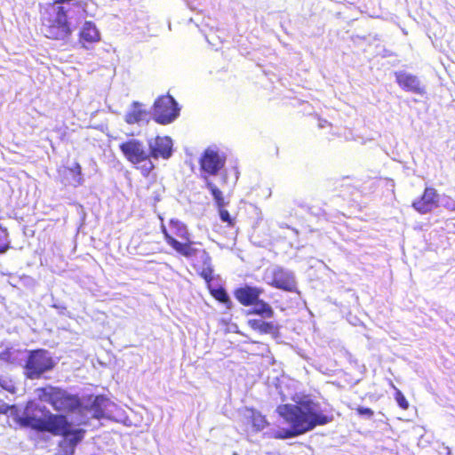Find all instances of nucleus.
Masks as SVG:
<instances>
[{
	"label": "nucleus",
	"instance_id": "nucleus-27",
	"mask_svg": "<svg viewBox=\"0 0 455 455\" xmlns=\"http://www.w3.org/2000/svg\"><path fill=\"white\" fill-rule=\"evenodd\" d=\"M207 186L209 189L212 191V195L213 196L214 199H223V192L212 182L208 181Z\"/></svg>",
	"mask_w": 455,
	"mask_h": 455
},
{
	"label": "nucleus",
	"instance_id": "nucleus-32",
	"mask_svg": "<svg viewBox=\"0 0 455 455\" xmlns=\"http://www.w3.org/2000/svg\"><path fill=\"white\" fill-rule=\"evenodd\" d=\"M324 124H327V121H324V123H320V124H319V126H320V127H323V126H324Z\"/></svg>",
	"mask_w": 455,
	"mask_h": 455
},
{
	"label": "nucleus",
	"instance_id": "nucleus-4",
	"mask_svg": "<svg viewBox=\"0 0 455 455\" xmlns=\"http://www.w3.org/2000/svg\"><path fill=\"white\" fill-rule=\"evenodd\" d=\"M263 292L264 290L261 287L244 284L234 291V296L242 306H253L251 314L263 318H272L275 315L274 309L267 302L260 299Z\"/></svg>",
	"mask_w": 455,
	"mask_h": 455
},
{
	"label": "nucleus",
	"instance_id": "nucleus-1",
	"mask_svg": "<svg viewBox=\"0 0 455 455\" xmlns=\"http://www.w3.org/2000/svg\"><path fill=\"white\" fill-rule=\"evenodd\" d=\"M315 407L316 403L310 399L299 400L296 404H284L279 407L280 416L291 427L275 432L274 437L275 439L292 438L332 420L331 416L317 412Z\"/></svg>",
	"mask_w": 455,
	"mask_h": 455
},
{
	"label": "nucleus",
	"instance_id": "nucleus-24",
	"mask_svg": "<svg viewBox=\"0 0 455 455\" xmlns=\"http://www.w3.org/2000/svg\"><path fill=\"white\" fill-rule=\"evenodd\" d=\"M435 203L436 201H413L412 206L420 213H426L436 206Z\"/></svg>",
	"mask_w": 455,
	"mask_h": 455
},
{
	"label": "nucleus",
	"instance_id": "nucleus-5",
	"mask_svg": "<svg viewBox=\"0 0 455 455\" xmlns=\"http://www.w3.org/2000/svg\"><path fill=\"white\" fill-rule=\"evenodd\" d=\"M163 232L169 245L178 253L191 257L197 251L189 240V234L184 223L178 220H171L170 230L163 227Z\"/></svg>",
	"mask_w": 455,
	"mask_h": 455
},
{
	"label": "nucleus",
	"instance_id": "nucleus-21",
	"mask_svg": "<svg viewBox=\"0 0 455 455\" xmlns=\"http://www.w3.org/2000/svg\"><path fill=\"white\" fill-rule=\"evenodd\" d=\"M199 275L206 282L207 286L212 284L213 279V268L211 264V258L204 251V266L198 270Z\"/></svg>",
	"mask_w": 455,
	"mask_h": 455
},
{
	"label": "nucleus",
	"instance_id": "nucleus-31",
	"mask_svg": "<svg viewBox=\"0 0 455 455\" xmlns=\"http://www.w3.org/2000/svg\"><path fill=\"white\" fill-rule=\"evenodd\" d=\"M324 124H327V121H324V123H320V124H319V126H320V127H323V126H324Z\"/></svg>",
	"mask_w": 455,
	"mask_h": 455
},
{
	"label": "nucleus",
	"instance_id": "nucleus-14",
	"mask_svg": "<svg viewBox=\"0 0 455 455\" xmlns=\"http://www.w3.org/2000/svg\"><path fill=\"white\" fill-rule=\"evenodd\" d=\"M395 77L396 82L403 89L418 94H423L425 92L424 87L420 85V81L417 76L401 71L395 73Z\"/></svg>",
	"mask_w": 455,
	"mask_h": 455
},
{
	"label": "nucleus",
	"instance_id": "nucleus-18",
	"mask_svg": "<svg viewBox=\"0 0 455 455\" xmlns=\"http://www.w3.org/2000/svg\"><path fill=\"white\" fill-rule=\"evenodd\" d=\"M249 327L259 334H274L278 332V326L272 322H266L261 319L248 320Z\"/></svg>",
	"mask_w": 455,
	"mask_h": 455
},
{
	"label": "nucleus",
	"instance_id": "nucleus-10",
	"mask_svg": "<svg viewBox=\"0 0 455 455\" xmlns=\"http://www.w3.org/2000/svg\"><path fill=\"white\" fill-rule=\"evenodd\" d=\"M269 285L289 292L297 291V284L293 275L282 268H277L273 272Z\"/></svg>",
	"mask_w": 455,
	"mask_h": 455
},
{
	"label": "nucleus",
	"instance_id": "nucleus-12",
	"mask_svg": "<svg viewBox=\"0 0 455 455\" xmlns=\"http://www.w3.org/2000/svg\"><path fill=\"white\" fill-rule=\"evenodd\" d=\"M224 159L217 152L207 149L201 159V167L204 172L215 174L224 166Z\"/></svg>",
	"mask_w": 455,
	"mask_h": 455
},
{
	"label": "nucleus",
	"instance_id": "nucleus-13",
	"mask_svg": "<svg viewBox=\"0 0 455 455\" xmlns=\"http://www.w3.org/2000/svg\"><path fill=\"white\" fill-rule=\"evenodd\" d=\"M150 155L154 157L169 158L172 155V141L169 137H156L149 141Z\"/></svg>",
	"mask_w": 455,
	"mask_h": 455
},
{
	"label": "nucleus",
	"instance_id": "nucleus-16",
	"mask_svg": "<svg viewBox=\"0 0 455 455\" xmlns=\"http://www.w3.org/2000/svg\"><path fill=\"white\" fill-rule=\"evenodd\" d=\"M148 112L138 101H134L124 115V121L129 124L148 123Z\"/></svg>",
	"mask_w": 455,
	"mask_h": 455
},
{
	"label": "nucleus",
	"instance_id": "nucleus-19",
	"mask_svg": "<svg viewBox=\"0 0 455 455\" xmlns=\"http://www.w3.org/2000/svg\"><path fill=\"white\" fill-rule=\"evenodd\" d=\"M49 8H60L63 11V16L68 20L69 13L74 12V15L82 10L81 4L77 0H54L53 4Z\"/></svg>",
	"mask_w": 455,
	"mask_h": 455
},
{
	"label": "nucleus",
	"instance_id": "nucleus-17",
	"mask_svg": "<svg viewBox=\"0 0 455 455\" xmlns=\"http://www.w3.org/2000/svg\"><path fill=\"white\" fill-rule=\"evenodd\" d=\"M100 40V34L95 24L86 21L80 31V43L84 48H88L86 44H93Z\"/></svg>",
	"mask_w": 455,
	"mask_h": 455
},
{
	"label": "nucleus",
	"instance_id": "nucleus-8",
	"mask_svg": "<svg viewBox=\"0 0 455 455\" xmlns=\"http://www.w3.org/2000/svg\"><path fill=\"white\" fill-rule=\"evenodd\" d=\"M120 149L132 164L143 163L141 169L144 174H148L153 169V164L149 160L150 154L141 141L135 139L129 140L120 145Z\"/></svg>",
	"mask_w": 455,
	"mask_h": 455
},
{
	"label": "nucleus",
	"instance_id": "nucleus-30",
	"mask_svg": "<svg viewBox=\"0 0 455 455\" xmlns=\"http://www.w3.org/2000/svg\"><path fill=\"white\" fill-rule=\"evenodd\" d=\"M445 454L446 455H452V451L449 447H445Z\"/></svg>",
	"mask_w": 455,
	"mask_h": 455
},
{
	"label": "nucleus",
	"instance_id": "nucleus-25",
	"mask_svg": "<svg viewBox=\"0 0 455 455\" xmlns=\"http://www.w3.org/2000/svg\"><path fill=\"white\" fill-rule=\"evenodd\" d=\"M68 173L72 176V185L77 186L82 183V169L79 164L76 163L73 167L68 169Z\"/></svg>",
	"mask_w": 455,
	"mask_h": 455
},
{
	"label": "nucleus",
	"instance_id": "nucleus-9",
	"mask_svg": "<svg viewBox=\"0 0 455 455\" xmlns=\"http://www.w3.org/2000/svg\"><path fill=\"white\" fill-rule=\"evenodd\" d=\"M179 115L177 103L174 99L170 96L159 97L154 104L153 116L155 120L162 124L172 122Z\"/></svg>",
	"mask_w": 455,
	"mask_h": 455
},
{
	"label": "nucleus",
	"instance_id": "nucleus-23",
	"mask_svg": "<svg viewBox=\"0 0 455 455\" xmlns=\"http://www.w3.org/2000/svg\"><path fill=\"white\" fill-rule=\"evenodd\" d=\"M9 234L5 228L0 225V254L6 252L11 248Z\"/></svg>",
	"mask_w": 455,
	"mask_h": 455
},
{
	"label": "nucleus",
	"instance_id": "nucleus-2",
	"mask_svg": "<svg viewBox=\"0 0 455 455\" xmlns=\"http://www.w3.org/2000/svg\"><path fill=\"white\" fill-rule=\"evenodd\" d=\"M36 409L33 402L29 401L25 406L23 416L19 415L18 409L17 411L13 410L9 412L14 416V421L20 427H28L37 432H48L53 435L66 438L71 437L72 443H77L82 440L84 431L72 429L71 423L65 415L48 412L44 419H41L35 415Z\"/></svg>",
	"mask_w": 455,
	"mask_h": 455
},
{
	"label": "nucleus",
	"instance_id": "nucleus-26",
	"mask_svg": "<svg viewBox=\"0 0 455 455\" xmlns=\"http://www.w3.org/2000/svg\"><path fill=\"white\" fill-rule=\"evenodd\" d=\"M395 399L398 404V406L403 409V410H408L409 409V403L407 401V399L405 398V396L403 395V394L397 388H395Z\"/></svg>",
	"mask_w": 455,
	"mask_h": 455
},
{
	"label": "nucleus",
	"instance_id": "nucleus-33",
	"mask_svg": "<svg viewBox=\"0 0 455 455\" xmlns=\"http://www.w3.org/2000/svg\"><path fill=\"white\" fill-rule=\"evenodd\" d=\"M324 124H327V121H324V123H320V124H319V126H320V127H323V126H324Z\"/></svg>",
	"mask_w": 455,
	"mask_h": 455
},
{
	"label": "nucleus",
	"instance_id": "nucleus-11",
	"mask_svg": "<svg viewBox=\"0 0 455 455\" xmlns=\"http://www.w3.org/2000/svg\"><path fill=\"white\" fill-rule=\"evenodd\" d=\"M108 402V399L104 395H96L89 404H83L81 403L79 413L84 415L87 412H91L93 419H100L106 415Z\"/></svg>",
	"mask_w": 455,
	"mask_h": 455
},
{
	"label": "nucleus",
	"instance_id": "nucleus-34",
	"mask_svg": "<svg viewBox=\"0 0 455 455\" xmlns=\"http://www.w3.org/2000/svg\"><path fill=\"white\" fill-rule=\"evenodd\" d=\"M5 354H9V352H8V351H6V352L3 353V354L0 355V358H3V355H5Z\"/></svg>",
	"mask_w": 455,
	"mask_h": 455
},
{
	"label": "nucleus",
	"instance_id": "nucleus-15",
	"mask_svg": "<svg viewBox=\"0 0 455 455\" xmlns=\"http://www.w3.org/2000/svg\"><path fill=\"white\" fill-rule=\"evenodd\" d=\"M217 208L220 218L228 228H233L235 225L238 216V209L230 204V201H217Z\"/></svg>",
	"mask_w": 455,
	"mask_h": 455
},
{
	"label": "nucleus",
	"instance_id": "nucleus-28",
	"mask_svg": "<svg viewBox=\"0 0 455 455\" xmlns=\"http://www.w3.org/2000/svg\"><path fill=\"white\" fill-rule=\"evenodd\" d=\"M357 414L361 416H366L367 418H371L374 414L373 411L371 408H364V407H357L355 409Z\"/></svg>",
	"mask_w": 455,
	"mask_h": 455
},
{
	"label": "nucleus",
	"instance_id": "nucleus-20",
	"mask_svg": "<svg viewBox=\"0 0 455 455\" xmlns=\"http://www.w3.org/2000/svg\"><path fill=\"white\" fill-rule=\"evenodd\" d=\"M207 288L212 297L217 301L224 304L228 309H231L233 307V302L223 286L215 288L212 284H209Z\"/></svg>",
	"mask_w": 455,
	"mask_h": 455
},
{
	"label": "nucleus",
	"instance_id": "nucleus-3",
	"mask_svg": "<svg viewBox=\"0 0 455 455\" xmlns=\"http://www.w3.org/2000/svg\"><path fill=\"white\" fill-rule=\"evenodd\" d=\"M39 400L52 405L57 411L72 413L81 408V400L76 395L56 387H44L37 389Z\"/></svg>",
	"mask_w": 455,
	"mask_h": 455
},
{
	"label": "nucleus",
	"instance_id": "nucleus-29",
	"mask_svg": "<svg viewBox=\"0 0 455 455\" xmlns=\"http://www.w3.org/2000/svg\"><path fill=\"white\" fill-rule=\"evenodd\" d=\"M436 191L434 188H426L423 196L421 199H434L436 196Z\"/></svg>",
	"mask_w": 455,
	"mask_h": 455
},
{
	"label": "nucleus",
	"instance_id": "nucleus-22",
	"mask_svg": "<svg viewBox=\"0 0 455 455\" xmlns=\"http://www.w3.org/2000/svg\"><path fill=\"white\" fill-rule=\"evenodd\" d=\"M0 387L12 395L17 392L15 381L7 374H0Z\"/></svg>",
	"mask_w": 455,
	"mask_h": 455
},
{
	"label": "nucleus",
	"instance_id": "nucleus-7",
	"mask_svg": "<svg viewBox=\"0 0 455 455\" xmlns=\"http://www.w3.org/2000/svg\"><path fill=\"white\" fill-rule=\"evenodd\" d=\"M55 363L49 352L43 348L34 349L28 353L24 365L27 379H40L44 372L52 371Z\"/></svg>",
	"mask_w": 455,
	"mask_h": 455
},
{
	"label": "nucleus",
	"instance_id": "nucleus-6",
	"mask_svg": "<svg viewBox=\"0 0 455 455\" xmlns=\"http://www.w3.org/2000/svg\"><path fill=\"white\" fill-rule=\"evenodd\" d=\"M43 32L46 37L54 40H63L71 35L72 30L62 9H48L47 16L43 20Z\"/></svg>",
	"mask_w": 455,
	"mask_h": 455
}]
</instances>
